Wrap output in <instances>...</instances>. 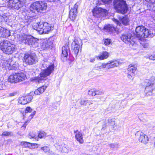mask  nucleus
Masks as SVG:
<instances>
[{
	"label": "nucleus",
	"instance_id": "1",
	"mask_svg": "<svg viewBox=\"0 0 155 155\" xmlns=\"http://www.w3.org/2000/svg\"><path fill=\"white\" fill-rule=\"evenodd\" d=\"M142 87L144 89L145 96H151L153 90H155V77L152 76L149 79H146L142 84Z\"/></svg>",
	"mask_w": 155,
	"mask_h": 155
},
{
	"label": "nucleus",
	"instance_id": "2",
	"mask_svg": "<svg viewBox=\"0 0 155 155\" xmlns=\"http://www.w3.org/2000/svg\"><path fill=\"white\" fill-rule=\"evenodd\" d=\"M32 27L40 34L48 33L53 29V27L47 22H39L34 23Z\"/></svg>",
	"mask_w": 155,
	"mask_h": 155
},
{
	"label": "nucleus",
	"instance_id": "3",
	"mask_svg": "<svg viewBox=\"0 0 155 155\" xmlns=\"http://www.w3.org/2000/svg\"><path fill=\"white\" fill-rule=\"evenodd\" d=\"M54 69V64L49 66L46 69L43 70L37 77L31 78V81L37 83L42 82L45 79V78L49 75Z\"/></svg>",
	"mask_w": 155,
	"mask_h": 155
},
{
	"label": "nucleus",
	"instance_id": "4",
	"mask_svg": "<svg viewBox=\"0 0 155 155\" xmlns=\"http://www.w3.org/2000/svg\"><path fill=\"white\" fill-rule=\"evenodd\" d=\"M0 48L5 53L12 54L15 50V46L8 40L0 41Z\"/></svg>",
	"mask_w": 155,
	"mask_h": 155
},
{
	"label": "nucleus",
	"instance_id": "5",
	"mask_svg": "<svg viewBox=\"0 0 155 155\" xmlns=\"http://www.w3.org/2000/svg\"><path fill=\"white\" fill-rule=\"evenodd\" d=\"M24 61L29 65L35 64L37 61L36 55L33 53H27L24 54Z\"/></svg>",
	"mask_w": 155,
	"mask_h": 155
},
{
	"label": "nucleus",
	"instance_id": "6",
	"mask_svg": "<svg viewBox=\"0 0 155 155\" xmlns=\"http://www.w3.org/2000/svg\"><path fill=\"white\" fill-rule=\"evenodd\" d=\"M135 31L136 36L139 39L147 38L148 36L147 35V34L148 33V29L145 27L143 26H138L136 27Z\"/></svg>",
	"mask_w": 155,
	"mask_h": 155
},
{
	"label": "nucleus",
	"instance_id": "7",
	"mask_svg": "<svg viewBox=\"0 0 155 155\" xmlns=\"http://www.w3.org/2000/svg\"><path fill=\"white\" fill-rule=\"evenodd\" d=\"M82 45V41L79 38H75L72 43V49L75 56H77L80 49L81 50Z\"/></svg>",
	"mask_w": 155,
	"mask_h": 155
},
{
	"label": "nucleus",
	"instance_id": "8",
	"mask_svg": "<svg viewBox=\"0 0 155 155\" xmlns=\"http://www.w3.org/2000/svg\"><path fill=\"white\" fill-rule=\"evenodd\" d=\"M48 8V5L44 1H39L34 2L30 6V10H46Z\"/></svg>",
	"mask_w": 155,
	"mask_h": 155
},
{
	"label": "nucleus",
	"instance_id": "9",
	"mask_svg": "<svg viewBox=\"0 0 155 155\" xmlns=\"http://www.w3.org/2000/svg\"><path fill=\"white\" fill-rule=\"evenodd\" d=\"M113 3L115 10H128V5L124 0H114Z\"/></svg>",
	"mask_w": 155,
	"mask_h": 155
},
{
	"label": "nucleus",
	"instance_id": "10",
	"mask_svg": "<svg viewBox=\"0 0 155 155\" xmlns=\"http://www.w3.org/2000/svg\"><path fill=\"white\" fill-rule=\"evenodd\" d=\"M120 38L123 42L131 46H133L135 44L134 39H133V37L130 34H122Z\"/></svg>",
	"mask_w": 155,
	"mask_h": 155
},
{
	"label": "nucleus",
	"instance_id": "11",
	"mask_svg": "<svg viewBox=\"0 0 155 155\" xmlns=\"http://www.w3.org/2000/svg\"><path fill=\"white\" fill-rule=\"evenodd\" d=\"M41 44L42 48L44 50L52 49L54 47L53 40L51 38L44 40Z\"/></svg>",
	"mask_w": 155,
	"mask_h": 155
},
{
	"label": "nucleus",
	"instance_id": "12",
	"mask_svg": "<svg viewBox=\"0 0 155 155\" xmlns=\"http://www.w3.org/2000/svg\"><path fill=\"white\" fill-rule=\"evenodd\" d=\"M24 12L27 14V12H28L29 14L28 15H26L25 16V22H27V25H28L32 21L34 17L36 15L35 14L38 13L39 12L38 10H24Z\"/></svg>",
	"mask_w": 155,
	"mask_h": 155
},
{
	"label": "nucleus",
	"instance_id": "13",
	"mask_svg": "<svg viewBox=\"0 0 155 155\" xmlns=\"http://www.w3.org/2000/svg\"><path fill=\"white\" fill-rule=\"evenodd\" d=\"M119 19L120 21L115 18L113 19V20L116 24L119 26L121 25V23L125 26L129 25V19L127 16H126L124 17L120 16L119 17Z\"/></svg>",
	"mask_w": 155,
	"mask_h": 155
},
{
	"label": "nucleus",
	"instance_id": "14",
	"mask_svg": "<svg viewBox=\"0 0 155 155\" xmlns=\"http://www.w3.org/2000/svg\"><path fill=\"white\" fill-rule=\"evenodd\" d=\"M25 44L30 45L33 48L38 46V43L36 41V39L31 35H28L27 39L25 41Z\"/></svg>",
	"mask_w": 155,
	"mask_h": 155
},
{
	"label": "nucleus",
	"instance_id": "15",
	"mask_svg": "<svg viewBox=\"0 0 155 155\" xmlns=\"http://www.w3.org/2000/svg\"><path fill=\"white\" fill-rule=\"evenodd\" d=\"M136 136H139V140L140 142L144 144L147 143L149 141V139L147 136L140 131H138L135 134Z\"/></svg>",
	"mask_w": 155,
	"mask_h": 155
},
{
	"label": "nucleus",
	"instance_id": "16",
	"mask_svg": "<svg viewBox=\"0 0 155 155\" xmlns=\"http://www.w3.org/2000/svg\"><path fill=\"white\" fill-rule=\"evenodd\" d=\"M137 67L135 65L130 64L128 68V77L130 79H132L135 75Z\"/></svg>",
	"mask_w": 155,
	"mask_h": 155
},
{
	"label": "nucleus",
	"instance_id": "17",
	"mask_svg": "<svg viewBox=\"0 0 155 155\" xmlns=\"http://www.w3.org/2000/svg\"><path fill=\"white\" fill-rule=\"evenodd\" d=\"M9 62L10 61H6V62L4 61L3 64V65L5 67V65L6 64V65L5 66V68L8 67L9 70L16 69L18 67V63L16 62L14 63V62L13 61H11L10 63Z\"/></svg>",
	"mask_w": 155,
	"mask_h": 155
},
{
	"label": "nucleus",
	"instance_id": "18",
	"mask_svg": "<svg viewBox=\"0 0 155 155\" xmlns=\"http://www.w3.org/2000/svg\"><path fill=\"white\" fill-rule=\"evenodd\" d=\"M56 147L57 149L61 152L68 153L69 151L70 150L68 146L67 145L64 144Z\"/></svg>",
	"mask_w": 155,
	"mask_h": 155
},
{
	"label": "nucleus",
	"instance_id": "19",
	"mask_svg": "<svg viewBox=\"0 0 155 155\" xmlns=\"http://www.w3.org/2000/svg\"><path fill=\"white\" fill-rule=\"evenodd\" d=\"M107 10H92L93 16L96 17H103L107 12Z\"/></svg>",
	"mask_w": 155,
	"mask_h": 155
},
{
	"label": "nucleus",
	"instance_id": "20",
	"mask_svg": "<svg viewBox=\"0 0 155 155\" xmlns=\"http://www.w3.org/2000/svg\"><path fill=\"white\" fill-rule=\"evenodd\" d=\"M74 133L75 135L76 140L80 143H82L84 142L82 133L78 130H74Z\"/></svg>",
	"mask_w": 155,
	"mask_h": 155
},
{
	"label": "nucleus",
	"instance_id": "21",
	"mask_svg": "<svg viewBox=\"0 0 155 155\" xmlns=\"http://www.w3.org/2000/svg\"><path fill=\"white\" fill-rule=\"evenodd\" d=\"M24 0H9L8 3L9 5V6L11 7L12 9H13V7L15 6V5L17 4L18 5V3L20 4H21L22 5L24 3Z\"/></svg>",
	"mask_w": 155,
	"mask_h": 155
},
{
	"label": "nucleus",
	"instance_id": "22",
	"mask_svg": "<svg viewBox=\"0 0 155 155\" xmlns=\"http://www.w3.org/2000/svg\"><path fill=\"white\" fill-rule=\"evenodd\" d=\"M104 28L106 31L109 33H113L114 31H116L117 30V29L115 27L112 25L110 24L105 26Z\"/></svg>",
	"mask_w": 155,
	"mask_h": 155
},
{
	"label": "nucleus",
	"instance_id": "23",
	"mask_svg": "<svg viewBox=\"0 0 155 155\" xmlns=\"http://www.w3.org/2000/svg\"><path fill=\"white\" fill-rule=\"evenodd\" d=\"M41 150L46 153L47 155H56V153L50 150L49 147L47 146H45L41 147Z\"/></svg>",
	"mask_w": 155,
	"mask_h": 155
},
{
	"label": "nucleus",
	"instance_id": "24",
	"mask_svg": "<svg viewBox=\"0 0 155 155\" xmlns=\"http://www.w3.org/2000/svg\"><path fill=\"white\" fill-rule=\"evenodd\" d=\"M18 81L17 83L19 82L25 80L26 78L25 75L22 72L16 73Z\"/></svg>",
	"mask_w": 155,
	"mask_h": 155
},
{
	"label": "nucleus",
	"instance_id": "25",
	"mask_svg": "<svg viewBox=\"0 0 155 155\" xmlns=\"http://www.w3.org/2000/svg\"><path fill=\"white\" fill-rule=\"evenodd\" d=\"M109 56V54L107 52L104 51L100 53V54L96 57L98 60H102L107 58Z\"/></svg>",
	"mask_w": 155,
	"mask_h": 155
},
{
	"label": "nucleus",
	"instance_id": "26",
	"mask_svg": "<svg viewBox=\"0 0 155 155\" xmlns=\"http://www.w3.org/2000/svg\"><path fill=\"white\" fill-rule=\"evenodd\" d=\"M62 54L61 56L63 57H67L68 55V53L70 51L69 47L68 45L63 46L62 48Z\"/></svg>",
	"mask_w": 155,
	"mask_h": 155
},
{
	"label": "nucleus",
	"instance_id": "27",
	"mask_svg": "<svg viewBox=\"0 0 155 155\" xmlns=\"http://www.w3.org/2000/svg\"><path fill=\"white\" fill-rule=\"evenodd\" d=\"M21 144L24 147H28L30 148H33V146H34L35 147H38V144L36 143H30L22 141L21 143Z\"/></svg>",
	"mask_w": 155,
	"mask_h": 155
},
{
	"label": "nucleus",
	"instance_id": "28",
	"mask_svg": "<svg viewBox=\"0 0 155 155\" xmlns=\"http://www.w3.org/2000/svg\"><path fill=\"white\" fill-rule=\"evenodd\" d=\"M47 87L45 85L41 86L36 90L34 91V93L35 94L39 95L45 91Z\"/></svg>",
	"mask_w": 155,
	"mask_h": 155
},
{
	"label": "nucleus",
	"instance_id": "29",
	"mask_svg": "<svg viewBox=\"0 0 155 155\" xmlns=\"http://www.w3.org/2000/svg\"><path fill=\"white\" fill-rule=\"evenodd\" d=\"M108 69L117 67L119 64V62L117 61H108Z\"/></svg>",
	"mask_w": 155,
	"mask_h": 155
},
{
	"label": "nucleus",
	"instance_id": "30",
	"mask_svg": "<svg viewBox=\"0 0 155 155\" xmlns=\"http://www.w3.org/2000/svg\"><path fill=\"white\" fill-rule=\"evenodd\" d=\"M16 77V73L12 74L9 77L8 81L11 83H17L18 80Z\"/></svg>",
	"mask_w": 155,
	"mask_h": 155
},
{
	"label": "nucleus",
	"instance_id": "31",
	"mask_svg": "<svg viewBox=\"0 0 155 155\" xmlns=\"http://www.w3.org/2000/svg\"><path fill=\"white\" fill-rule=\"evenodd\" d=\"M77 14V10H70L69 18L72 21H74L76 18Z\"/></svg>",
	"mask_w": 155,
	"mask_h": 155
},
{
	"label": "nucleus",
	"instance_id": "32",
	"mask_svg": "<svg viewBox=\"0 0 155 155\" xmlns=\"http://www.w3.org/2000/svg\"><path fill=\"white\" fill-rule=\"evenodd\" d=\"M148 3L147 6L150 7L149 10H155V0H145Z\"/></svg>",
	"mask_w": 155,
	"mask_h": 155
},
{
	"label": "nucleus",
	"instance_id": "33",
	"mask_svg": "<svg viewBox=\"0 0 155 155\" xmlns=\"http://www.w3.org/2000/svg\"><path fill=\"white\" fill-rule=\"evenodd\" d=\"M28 35L23 34L21 35H19L17 37L18 40L20 42H23L25 43V41L27 39Z\"/></svg>",
	"mask_w": 155,
	"mask_h": 155
},
{
	"label": "nucleus",
	"instance_id": "34",
	"mask_svg": "<svg viewBox=\"0 0 155 155\" xmlns=\"http://www.w3.org/2000/svg\"><path fill=\"white\" fill-rule=\"evenodd\" d=\"M10 36V32L7 29H4L3 31L1 37L7 38Z\"/></svg>",
	"mask_w": 155,
	"mask_h": 155
},
{
	"label": "nucleus",
	"instance_id": "35",
	"mask_svg": "<svg viewBox=\"0 0 155 155\" xmlns=\"http://www.w3.org/2000/svg\"><path fill=\"white\" fill-rule=\"evenodd\" d=\"M147 33V35L148 36L147 38H151L155 35V30L152 29H150V30H148V33Z\"/></svg>",
	"mask_w": 155,
	"mask_h": 155
},
{
	"label": "nucleus",
	"instance_id": "36",
	"mask_svg": "<svg viewBox=\"0 0 155 155\" xmlns=\"http://www.w3.org/2000/svg\"><path fill=\"white\" fill-rule=\"evenodd\" d=\"M90 103V102L89 101L84 99H81L80 102L81 104L83 106H86Z\"/></svg>",
	"mask_w": 155,
	"mask_h": 155
},
{
	"label": "nucleus",
	"instance_id": "37",
	"mask_svg": "<svg viewBox=\"0 0 155 155\" xmlns=\"http://www.w3.org/2000/svg\"><path fill=\"white\" fill-rule=\"evenodd\" d=\"M46 133L44 131H40L39 132L38 135V138H42L45 137L46 136Z\"/></svg>",
	"mask_w": 155,
	"mask_h": 155
},
{
	"label": "nucleus",
	"instance_id": "38",
	"mask_svg": "<svg viewBox=\"0 0 155 155\" xmlns=\"http://www.w3.org/2000/svg\"><path fill=\"white\" fill-rule=\"evenodd\" d=\"M13 135V133L11 132L5 131L2 134V136H11Z\"/></svg>",
	"mask_w": 155,
	"mask_h": 155
},
{
	"label": "nucleus",
	"instance_id": "39",
	"mask_svg": "<svg viewBox=\"0 0 155 155\" xmlns=\"http://www.w3.org/2000/svg\"><path fill=\"white\" fill-rule=\"evenodd\" d=\"M97 107V104H96L91 103L89 104V107L90 108L91 110L93 111Z\"/></svg>",
	"mask_w": 155,
	"mask_h": 155
},
{
	"label": "nucleus",
	"instance_id": "40",
	"mask_svg": "<svg viewBox=\"0 0 155 155\" xmlns=\"http://www.w3.org/2000/svg\"><path fill=\"white\" fill-rule=\"evenodd\" d=\"M28 137L30 139H33L35 140H38L37 136L33 133H30L29 134Z\"/></svg>",
	"mask_w": 155,
	"mask_h": 155
},
{
	"label": "nucleus",
	"instance_id": "41",
	"mask_svg": "<svg viewBox=\"0 0 155 155\" xmlns=\"http://www.w3.org/2000/svg\"><path fill=\"white\" fill-rule=\"evenodd\" d=\"M20 101H21V104L25 105L27 103L25 96H23L20 98Z\"/></svg>",
	"mask_w": 155,
	"mask_h": 155
},
{
	"label": "nucleus",
	"instance_id": "42",
	"mask_svg": "<svg viewBox=\"0 0 155 155\" xmlns=\"http://www.w3.org/2000/svg\"><path fill=\"white\" fill-rule=\"evenodd\" d=\"M108 65H109V63L108 62L107 63H103L102 64V65L101 66H100L99 67H97V68H99V69H101L102 68H107L108 69Z\"/></svg>",
	"mask_w": 155,
	"mask_h": 155
},
{
	"label": "nucleus",
	"instance_id": "43",
	"mask_svg": "<svg viewBox=\"0 0 155 155\" xmlns=\"http://www.w3.org/2000/svg\"><path fill=\"white\" fill-rule=\"evenodd\" d=\"M111 148L117 149L118 147V145L117 143H110L109 144Z\"/></svg>",
	"mask_w": 155,
	"mask_h": 155
},
{
	"label": "nucleus",
	"instance_id": "44",
	"mask_svg": "<svg viewBox=\"0 0 155 155\" xmlns=\"http://www.w3.org/2000/svg\"><path fill=\"white\" fill-rule=\"evenodd\" d=\"M25 96L27 103L30 102L33 98V96L32 95H30V94Z\"/></svg>",
	"mask_w": 155,
	"mask_h": 155
},
{
	"label": "nucleus",
	"instance_id": "45",
	"mask_svg": "<svg viewBox=\"0 0 155 155\" xmlns=\"http://www.w3.org/2000/svg\"><path fill=\"white\" fill-rule=\"evenodd\" d=\"M79 4L78 2L76 3L73 6L71 7V10H77L78 8H79Z\"/></svg>",
	"mask_w": 155,
	"mask_h": 155
},
{
	"label": "nucleus",
	"instance_id": "46",
	"mask_svg": "<svg viewBox=\"0 0 155 155\" xmlns=\"http://www.w3.org/2000/svg\"><path fill=\"white\" fill-rule=\"evenodd\" d=\"M88 94L89 95L91 96H94L96 95L95 93V90L94 89H91L88 91Z\"/></svg>",
	"mask_w": 155,
	"mask_h": 155
},
{
	"label": "nucleus",
	"instance_id": "47",
	"mask_svg": "<svg viewBox=\"0 0 155 155\" xmlns=\"http://www.w3.org/2000/svg\"><path fill=\"white\" fill-rule=\"evenodd\" d=\"M36 112L35 111H33V112L28 117L27 121H28V122H29L32 118L36 114Z\"/></svg>",
	"mask_w": 155,
	"mask_h": 155
},
{
	"label": "nucleus",
	"instance_id": "48",
	"mask_svg": "<svg viewBox=\"0 0 155 155\" xmlns=\"http://www.w3.org/2000/svg\"><path fill=\"white\" fill-rule=\"evenodd\" d=\"M32 110V109L30 107H27L25 110V114L28 112H31Z\"/></svg>",
	"mask_w": 155,
	"mask_h": 155
},
{
	"label": "nucleus",
	"instance_id": "49",
	"mask_svg": "<svg viewBox=\"0 0 155 155\" xmlns=\"http://www.w3.org/2000/svg\"><path fill=\"white\" fill-rule=\"evenodd\" d=\"M110 40L109 39H106L104 40V44L106 45H108L110 43Z\"/></svg>",
	"mask_w": 155,
	"mask_h": 155
},
{
	"label": "nucleus",
	"instance_id": "50",
	"mask_svg": "<svg viewBox=\"0 0 155 155\" xmlns=\"http://www.w3.org/2000/svg\"><path fill=\"white\" fill-rule=\"evenodd\" d=\"M115 119L114 118H109L108 119V121L109 123L111 124L112 125L114 124Z\"/></svg>",
	"mask_w": 155,
	"mask_h": 155
},
{
	"label": "nucleus",
	"instance_id": "51",
	"mask_svg": "<svg viewBox=\"0 0 155 155\" xmlns=\"http://www.w3.org/2000/svg\"><path fill=\"white\" fill-rule=\"evenodd\" d=\"M116 12L122 14H124L127 13V10H116ZM128 11L129 10H128Z\"/></svg>",
	"mask_w": 155,
	"mask_h": 155
},
{
	"label": "nucleus",
	"instance_id": "52",
	"mask_svg": "<svg viewBox=\"0 0 155 155\" xmlns=\"http://www.w3.org/2000/svg\"><path fill=\"white\" fill-rule=\"evenodd\" d=\"M148 58L150 59L153 60H155V54H153L148 56Z\"/></svg>",
	"mask_w": 155,
	"mask_h": 155
},
{
	"label": "nucleus",
	"instance_id": "53",
	"mask_svg": "<svg viewBox=\"0 0 155 155\" xmlns=\"http://www.w3.org/2000/svg\"><path fill=\"white\" fill-rule=\"evenodd\" d=\"M95 93L96 95H101L103 93V92L102 91L100 90H96L95 91Z\"/></svg>",
	"mask_w": 155,
	"mask_h": 155
},
{
	"label": "nucleus",
	"instance_id": "54",
	"mask_svg": "<svg viewBox=\"0 0 155 155\" xmlns=\"http://www.w3.org/2000/svg\"><path fill=\"white\" fill-rule=\"evenodd\" d=\"M29 122L28 121H25L24 124H23V125L22 126L21 128H23V129H25L26 128V126L27 125L28 123Z\"/></svg>",
	"mask_w": 155,
	"mask_h": 155
},
{
	"label": "nucleus",
	"instance_id": "55",
	"mask_svg": "<svg viewBox=\"0 0 155 155\" xmlns=\"http://www.w3.org/2000/svg\"><path fill=\"white\" fill-rule=\"evenodd\" d=\"M42 65L44 67H45V65H46L47 64H48V63L46 61H44V60H43L41 62Z\"/></svg>",
	"mask_w": 155,
	"mask_h": 155
},
{
	"label": "nucleus",
	"instance_id": "56",
	"mask_svg": "<svg viewBox=\"0 0 155 155\" xmlns=\"http://www.w3.org/2000/svg\"><path fill=\"white\" fill-rule=\"evenodd\" d=\"M104 3H109L111 0H101Z\"/></svg>",
	"mask_w": 155,
	"mask_h": 155
},
{
	"label": "nucleus",
	"instance_id": "57",
	"mask_svg": "<svg viewBox=\"0 0 155 155\" xmlns=\"http://www.w3.org/2000/svg\"><path fill=\"white\" fill-rule=\"evenodd\" d=\"M3 31H4V28L1 26H0V37H1Z\"/></svg>",
	"mask_w": 155,
	"mask_h": 155
},
{
	"label": "nucleus",
	"instance_id": "58",
	"mask_svg": "<svg viewBox=\"0 0 155 155\" xmlns=\"http://www.w3.org/2000/svg\"><path fill=\"white\" fill-rule=\"evenodd\" d=\"M143 45L144 48H146L148 47L149 45V44L148 43H145L143 44Z\"/></svg>",
	"mask_w": 155,
	"mask_h": 155
},
{
	"label": "nucleus",
	"instance_id": "59",
	"mask_svg": "<svg viewBox=\"0 0 155 155\" xmlns=\"http://www.w3.org/2000/svg\"><path fill=\"white\" fill-rule=\"evenodd\" d=\"M95 61V58H91L90 59V61L91 62H94Z\"/></svg>",
	"mask_w": 155,
	"mask_h": 155
},
{
	"label": "nucleus",
	"instance_id": "60",
	"mask_svg": "<svg viewBox=\"0 0 155 155\" xmlns=\"http://www.w3.org/2000/svg\"><path fill=\"white\" fill-rule=\"evenodd\" d=\"M14 94H15L14 93H12L10 94H9V95L10 96H11V97L13 96H14Z\"/></svg>",
	"mask_w": 155,
	"mask_h": 155
},
{
	"label": "nucleus",
	"instance_id": "61",
	"mask_svg": "<svg viewBox=\"0 0 155 155\" xmlns=\"http://www.w3.org/2000/svg\"><path fill=\"white\" fill-rule=\"evenodd\" d=\"M71 6V5H69V9H70V8H71V7H73V6Z\"/></svg>",
	"mask_w": 155,
	"mask_h": 155
},
{
	"label": "nucleus",
	"instance_id": "62",
	"mask_svg": "<svg viewBox=\"0 0 155 155\" xmlns=\"http://www.w3.org/2000/svg\"><path fill=\"white\" fill-rule=\"evenodd\" d=\"M101 8V9L100 10H106L105 9L102 8Z\"/></svg>",
	"mask_w": 155,
	"mask_h": 155
},
{
	"label": "nucleus",
	"instance_id": "63",
	"mask_svg": "<svg viewBox=\"0 0 155 155\" xmlns=\"http://www.w3.org/2000/svg\"><path fill=\"white\" fill-rule=\"evenodd\" d=\"M154 147H155V142L154 143Z\"/></svg>",
	"mask_w": 155,
	"mask_h": 155
},
{
	"label": "nucleus",
	"instance_id": "64",
	"mask_svg": "<svg viewBox=\"0 0 155 155\" xmlns=\"http://www.w3.org/2000/svg\"><path fill=\"white\" fill-rule=\"evenodd\" d=\"M93 10H96L95 8H94V9H93Z\"/></svg>",
	"mask_w": 155,
	"mask_h": 155
}]
</instances>
